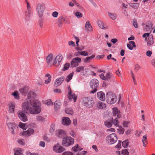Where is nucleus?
I'll use <instances>...</instances> for the list:
<instances>
[{
  "mask_svg": "<svg viewBox=\"0 0 155 155\" xmlns=\"http://www.w3.org/2000/svg\"><path fill=\"white\" fill-rule=\"evenodd\" d=\"M38 102L37 101H31L30 100H28L22 104L23 110L25 112L29 110L30 113L32 114L39 113L41 109Z\"/></svg>",
  "mask_w": 155,
  "mask_h": 155,
  "instance_id": "obj_1",
  "label": "nucleus"
},
{
  "mask_svg": "<svg viewBox=\"0 0 155 155\" xmlns=\"http://www.w3.org/2000/svg\"><path fill=\"white\" fill-rule=\"evenodd\" d=\"M117 100L116 95L112 92H108L106 94V101L107 102L110 104H114Z\"/></svg>",
  "mask_w": 155,
  "mask_h": 155,
  "instance_id": "obj_2",
  "label": "nucleus"
},
{
  "mask_svg": "<svg viewBox=\"0 0 155 155\" xmlns=\"http://www.w3.org/2000/svg\"><path fill=\"white\" fill-rule=\"evenodd\" d=\"M99 84V82L97 79H93L91 80L90 82V86L93 90L90 91V93L94 94L95 93L98 88Z\"/></svg>",
  "mask_w": 155,
  "mask_h": 155,
  "instance_id": "obj_3",
  "label": "nucleus"
},
{
  "mask_svg": "<svg viewBox=\"0 0 155 155\" xmlns=\"http://www.w3.org/2000/svg\"><path fill=\"white\" fill-rule=\"evenodd\" d=\"M84 105L87 108H91L93 106L94 101L93 99L91 97H84L82 100Z\"/></svg>",
  "mask_w": 155,
  "mask_h": 155,
  "instance_id": "obj_4",
  "label": "nucleus"
},
{
  "mask_svg": "<svg viewBox=\"0 0 155 155\" xmlns=\"http://www.w3.org/2000/svg\"><path fill=\"white\" fill-rule=\"evenodd\" d=\"M74 140L73 138L70 136L65 137L63 138L62 144L65 147L69 146L74 143Z\"/></svg>",
  "mask_w": 155,
  "mask_h": 155,
  "instance_id": "obj_5",
  "label": "nucleus"
},
{
  "mask_svg": "<svg viewBox=\"0 0 155 155\" xmlns=\"http://www.w3.org/2000/svg\"><path fill=\"white\" fill-rule=\"evenodd\" d=\"M117 140V137L114 133L108 135L106 138V140L109 144L115 143Z\"/></svg>",
  "mask_w": 155,
  "mask_h": 155,
  "instance_id": "obj_6",
  "label": "nucleus"
},
{
  "mask_svg": "<svg viewBox=\"0 0 155 155\" xmlns=\"http://www.w3.org/2000/svg\"><path fill=\"white\" fill-rule=\"evenodd\" d=\"M36 9L38 16L41 18L45 10V5L40 3L38 4L37 5Z\"/></svg>",
  "mask_w": 155,
  "mask_h": 155,
  "instance_id": "obj_7",
  "label": "nucleus"
},
{
  "mask_svg": "<svg viewBox=\"0 0 155 155\" xmlns=\"http://www.w3.org/2000/svg\"><path fill=\"white\" fill-rule=\"evenodd\" d=\"M9 131L12 134H15V130L18 128L17 125L15 123H8L7 124Z\"/></svg>",
  "mask_w": 155,
  "mask_h": 155,
  "instance_id": "obj_8",
  "label": "nucleus"
},
{
  "mask_svg": "<svg viewBox=\"0 0 155 155\" xmlns=\"http://www.w3.org/2000/svg\"><path fill=\"white\" fill-rule=\"evenodd\" d=\"M24 111L23 110H20L18 112L17 114L18 117L20 120L23 122H25L28 120V118Z\"/></svg>",
  "mask_w": 155,
  "mask_h": 155,
  "instance_id": "obj_9",
  "label": "nucleus"
},
{
  "mask_svg": "<svg viewBox=\"0 0 155 155\" xmlns=\"http://www.w3.org/2000/svg\"><path fill=\"white\" fill-rule=\"evenodd\" d=\"M53 150L57 153H61L64 151L65 149L63 147L59 146V143H57L56 145L53 147Z\"/></svg>",
  "mask_w": 155,
  "mask_h": 155,
  "instance_id": "obj_10",
  "label": "nucleus"
},
{
  "mask_svg": "<svg viewBox=\"0 0 155 155\" xmlns=\"http://www.w3.org/2000/svg\"><path fill=\"white\" fill-rule=\"evenodd\" d=\"M81 61V58L77 57L74 58L71 62V66L72 67H75L78 65V63H80Z\"/></svg>",
  "mask_w": 155,
  "mask_h": 155,
  "instance_id": "obj_11",
  "label": "nucleus"
},
{
  "mask_svg": "<svg viewBox=\"0 0 155 155\" xmlns=\"http://www.w3.org/2000/svg\"><path fill=\"white\" fill-rule=\"evenodd\" d=\"M69 92L68 94V99L70 101H71L72 99H73L74 102H75L76 101L77 98V96L75 94H73V95L71 94V90L70 87H68Z\"/></svg>",
  "mask_w": 155,
  "mask_h": 155,
  "instance_id": "obj_12",
  "label": "nucleus"
},
{
  "mask_svg": "<svg viewBox=\"0 0 155 155\" xmlns=\"http://www.w3.org/2000/svg\"><path fill=\"white\" fill-rule=\"evenodd\" d=\"M97 96L100 100L104 101L105 99V95L104 93L102 91L97 92Z\"/></svg>",
  "mask_w": 155,
  "mask_h": 155,
  "instance_id": "obj_13",
  "label": "nucleus"
},
{
  "mask_svg": "<svg viewBox=\"0 0 155 155\" xmlns=\"http://www.w3.org/2000/svg\"><path fill=\"white\" fill-rule=\"evenodd\" d=\"M58 24L59 27H61L63 22H67L66 18L64 17L61 16L58 19Z\"/></svg>",
  "mask_w": 155,
  "mask_h": 155,
  "instance_id": "obj_14",
  "label": "nucleus"
},
{
  "mask_svg": "<svg viewBox=\"0 0 155 155\" xmlns=\"http://www.w3.org/2000/svg\"><path fill=\"white\" fill-rule=\"evenodd\" d=\"M34 132V130L32 129H28L27 131H24L22 133V135L25 137H28L32 134Z\"/></svg>",
  "mask_w": 155,
  "mask_h": 155,
  "instance_id": "obj_15",
  "label": "nucleus"
},
{
  "mask_svg": "<svg viewBox=\"0 0 155 155\" xmlns=\"http://www.w3.org/2000/svg\"><path fill=\"white\" fill-rule=\"evenodd\" d=\"M64 79V76H61L58 78L55 81L54 85L57 87L60 86L63 82Z\"/></svg>",
  "mask_w": 155,
  "mask_h": 155,
  "instance_id": "obj_16",
  "label": "nucleus"
},
{
  "mask_svg": "<svg viewBox=\"0 0 155 155\" xmlns=\"http://www.w3.org/2000/svg\"><path fill=\"white\" fill-rule=\"evenodd\" d=\"M15 106V103L13 102H11L8 104L9 111L10 113L13 114L14 113Z\"/></svg>",
  "mask_w": 155,
  "mask_h": 155,
  "instance_id": "obj_17",
  "label": "nucleus"
},
{
  "mask_svg": "<svg viewBox=\"0 0 155 155\" xmlns=\"http://www.w3.org/2000/svg\"><path fill=\"white\" fill-rule=\"evenodd\" d=\"M114 120L113 117H112L109 119L104 121V124L107 127H111L113 124V122Z\"/></svg>",
  "mask_w": 155,
  "mask_h": 155,
  "instance_id": "obj_18",
  "label": "nucleus"
},
{
  "mask_svg": "<svg viewBox=\"0 0 155 155\" xmlns=\"http://www.w3.org/2000/svg\"><path fill=\"white\" fill-rule=\"evenodd\" d=\"M71 121L69 118L65 117H64L62 120V123L64 125H69L70 124Z\"/></svg>",
  "mask_w": 155,
  "mask_h": 155,
  "instance_id": "obj_19",
  "label": "nucleus"
},
{
  "mask_svg": "<svg viewBox=\"0 0 155 155\" xmlns=\"http://www.w3.org/2000/svg\"><path fill=\"white\" fill-rule=\"evenodd\" d=\"M85 30L87 31L91 32L93 31L92 26L89 21H87L85 25Z\"/></svg>",
  "mask_w": 155,
  "mask_h": 155,
  "instance_id": "obj_20",
  "label": "nucleus"
},
{
  "mask_svg": "<svg viewBox=\"0 0 155 155\" xmlns=\"http://www.w3.org/2000/svg\"><path fill=\"white\" fill-rule=\"evenodd\" d=\"M113 118L116 117V116L117 118H120V115L119 110L117 108H113Z\"/></svg>",
  "mask_w": 155,
  "mask_h": 155,
  "instance_id": "obj_21",
  "label": "nucleus"
},
{
  "mask_svg": "<svg viewBox=\"0 0 155 155\" xmlns=\"http://www.w3.org/2000/svg\"><path fill=\"white\" fill-rule=\"evenodd\" d=\"M95 56V55L93 54L90 57H87L84 58L83 59V60L85 63H89L91 61L92 59L94 58Z\"/></svg>",
  "mask_w": 155,
  "mask_h": 155,
  "instance_id": "obj_22",
  "label": "nucleus"
},
{
  "mask_svg": "<svg viewBox=\"0 0 155 155\" xmlns=\"http://www.w3.org/2000/svg\"><path fill=\"white\" fill-rule=\"evenodd\" d=\"M28 91V89L27 87L25 86L22 88L19 89L20 93L22 95H25L27 94Z\"/></svg>",
  "mask_w": 155,
  "mask_h": 155,
  "instance_id": "obj_23",
  "label": "nucleus"
},
{
  "mask_svg": "<svg viewBox=\"0 0 155 155\" xmlns=\"http://www.w3.org/2000/svg\"><path fill=\"white\" fill-rule=\"evenodd\" d=\"M154 41L153 38V36L151 35L149 36L147 41V45L148 46H150L153 45V44Z\"/></svg>",
  "mask_w": 155,
  "mask_h": 155,
  "instance_id": "obj_24",
  "label": "nucleus"
},
{
  "mask_svg": "<svg viewBox=\"0 0 155 155\" xmlns=\"http://www.w3.org/2000/svg\"><path fill=\"white\" fill-rule=\"evenodd\" d=\"M97 106L101 109L105 108L106 107V104L101 101H99L97 104Z\"/></svg>",
  "mask_w": 155,
  "mask_h": 155,
  "instance_id": "obj_25",
  "label": "nucleus"
},
{
  "mask_svg": "<svg viewBox=\"0 0 155 155\" xmlns=\"http://www.w3.org/2000/svg\"><path fill=\"white\" fill-rule=\"evenodd\" d=\"M98 26L99 27L102 29H106L108 28L107 26L104 27L103 22L101 20H99L97 22Z\"/></svg>",
  "mask_w": 155,
  "mask_h": 155,
  "instance_id": "obj_26",
  "label": "nucleus"
},
{
  "mask_svg": "<svg viewBox=\"0 0 155 155\" xmlns=\"http://www.w3.org/2000/svg\"><path fill=\"white\" fill-rule=\"evenodd\" d=\"M61 102L56 101L54 103V108L56 111H57L60 107Z\"/></svg>",
  "mask_w": 155,
  "mask_h": 155,
  "instance_id": "obj_27",
  "label": "nucleus"
},
{
  "mask_svg": "<svg viewBox=\"0 0 155 155\" xmlns=\"http://www.w3.org/2000/svg\"><path fill=\"white\" fill-rule=\"evenodd\" d=\"M65 112L68 114L73 115L74 114V112L72 109L70 107L66 108L65 110Z\"/></svg>",
  "mask_w": 155,
  "mask_h": 155,
  "instance_id": "obj_28",
  "label": "nucleus"
},
{
  "mask_svg": "<svg viewBox=\"0 0 155 155\" xmlns=\"http://www.w3.org/2000/svg\"><path fill=\"white\" fill-rule=\"evenodd\" d=\"M62 55L61 54L58 55L55 58V60H57L58 62V64H57V66H58L59 65L60 62L62 60Z\"/></svg>",
  "mask_w": 155,
  "mask_h": 155,
  "instance_id": "obj_29",
  "label": "nucleus"
},
{
  "mask_svg": "<svg viewBox=\"0 0 155 155\" xmlns=\"http://www.w3.org/2000/svg\"><path fill=\"white\" fill-rule=\"evenodd\" d=\"M36 96V95L35 93L32 91H30L29 92L28 94V100H30V99L32 98H35Z\"/></svg>",
  "mask_w": 155,
  "mask_h": 155,
  "instance_id": "obj_30",
  "label": "nucleus"
},
{
  "mask_svg": "<svg viewBox=\"0 0 155 155\" xmlns=\"http://www.w3.org/2000/svg\"><path fill=\"white\" fill-rule=\"evenodd\" d=\"M65 132L62 130H58V136L59 137H65Z\"/></svg>",
  "mask_w": 155,
  "mask_h": 155,
  "instance_id": "obj_31",
  "label": "nucleus"
},
{
  "mask_svg": "<svg viewBox=\"0 0 155 155\" xmlns=\"http://www.w3.org/2000/svg\"><path fill=\"white\" fill-rule=\"evenodd\" d=\"M53 55L52 54H50L46 58V62L48 64H49L52 60Z\"/></svg>",
  "mask_w": 155,
  "mask_h": 155,
  "instance_id": "obj_32",
  "label": "nucleus"
},
{
  "mask_svg": "<svg viewBox=\"0 0 155 155\" xmlns=\"http://www.w3.org/2000/svg\"><path fill=\"white\" fill-rule=\"evenodd\" d=\"M108 14L110 18L113 20H114L117 18V15L115 13H111L109 12Z\"/></svg>",
  "mask_w": 155,
  "mask_h": 155,
  "instance_id": "obj_33",
  "label": "nucleus"
},
{
  "mask_svg": "<svg viewBox=\"0 0 155 155\" xmlns=\"http://www.w3.org/2000/svg\"><path fill=\"white\" fill-rule=\"evenodd\" d=\"M45 76L46 77L48 78L47 79H46L45 81V83L48 84L51 81V77L50 75L48 74H45Z\"/></svg>",
  "mask_w": 155,
  "mask_h": 155,
  "instance_id": "obj_34",
  "label": "nucleus"
},
{
  "mask_svg": "<svg viewBox=\"0 0 155 155\" xmlns=\"http://www.w3.org/2000/svg\"><path fill=\"white\" fill-rule=\"evenodd\" d=\"M146 26L147 28H146L145 29L146 31H148L149 30L150 28H151L153 26V24L150 21H148L147 22Z\"/></svg>",
  "mask_w": 155,
  "mask_h": 155,
  "instance_id": "obj_35",
  "label": "nucleus"
},
{
  "mask_svg": "<svg viewBox=\"0 0 155 155\" xmlns=\"http://www.w3.org/2000/svg\"><path fill=\"white\" fill-rule=\"evenodd\" d=\"M130 6L134 9H137L139 6V4L138 3H131L129 4Z\"/></svg>",
  "mask_w": 155,
  "mask_h": 155,
  "instance_id": "obj_36",
  "label": "nucleus"
},
{
  "mask_svg": "<svg viewBox=\"0 0 155 155\" xmlns=\"http://www.w3.org/2000/svg\"><path fill=\"white\" fill-rule=\"evenodd\" d=\"M147 136L144 135L143 136L142 141L143 143V146L145 147L147 144Z\"/></svg>",
  "mask_w": 155,
  "mask_h": 155,
  "instance_id": "obj_37",
  "label": "nucleus"
},
{
  "mask_svg": "<svg viewBox=\"0 0 155 155\" xmlns=\"http://www.w3.org/2000/svg\"><path fill=\"white\" fill-rule=\"evenodd\" d=\"M73 75L74 73H71L68 75L66 79V81L67 82H69L70 80L72 79Z\"/></svg>",
  "mask_w": 155,
  "mask_h": 155,
  "instance_id": "obj_38",
  "label": "nucleus"
},
{
  "mask_svg": "<svg viewBox=\"0 0 155 155\" xmlns=\"http://www.w3.org/2000/svg\"><path fill=\"white\" fill-rule=\"evenodd\" d=\"M114 77L113 75L110 73H107L106 76V80H110L111 78Z\"/></svg>",
  "mask_w": 155,
  "mask_h": 155,
  "instance_id": "obj_39",
  "label": "nucleus"
},
{
  "mask_svg": "<svg viewBox=\"0 0 155 155\" xmlns=\"http://www.w3.org/2000/svg\"><path fill=\"white\" fill-rule=\"evenodd\" d=\"M129 143V142H128V140H126L122 142V146L124 148H126L128 145Z\"/></svg>",
  "mask_w": 155,
  "mask_h": 155,
  "instance_id": "obj_40",
  "label": "nucleus"
},
{
  "mask_svg": "<svg viewBox=\"0 0 155 155\" xmlns=\"http://www.w3.org/2000/svg\"><path fill=\"white\" fill-rule=\"evenodd\" d=\"M55 129V126L54 124H51L50 127V129L49 130V132L52 134L53 133Z\"/></svg>",
  "mask_w": 155,
  "mask_h": 155,
  "instance_id": "obj_41",
  "label": "nucleus"
},
{
  "mask_svg": "<svg viewBox=\"0 0 155 155\" xmlns=\"http://www.w3.org/2000/svg\"><path fill=\"white\" fill-rule=\"evenodd\" d=\"M12 95L14 96L15 98L17 99H19V95L17 91H15L12 94Z\"/></svg>",
  "mask_w": 155,
  "mask_h": 155,
  "instance_id": "obj_42",
  "label": "nucleus"
},
{
  "mask_svg": "<svg viewBox=\"0 0 155 155\" xmlns=\"http://www.w3.org/2000/svg\"><path fill=\"white\" fill-rule=\"evenodd\" d=\"M84 67L83 66H81L77 67L76 68V71L78 72H79L80 71H83L84 70Z\"/></svg>",
  "mask_w": 155,
  "mask_h": 155,
  "instance_id": "obj_43",
  "label": "nucleus"
},
{
  "mask_svg": "<svg viewBox=\"0 0 155 155\" xmlns=\"http://www.w3.org/2000/svg\"><path fill=\"white\" fill-rule=\"evenodd\" d=\"M80 55H84V56H87L88 55V54L87 52L86 51H78V53Z\"/></svg>",
  "mask_w": 155,
  "mask_h": 155,
  "instance_id": "obj_44",
  "label": "nucleus"
},
{
  "mask_svg": "<svg viewBox=\"0 0 155 155\" xmlns=\"http://www.w3.org/2000/svg\"><path fill=\"white\" fill-rule=\"evenodd\" d=\"M114 120L113 121L114 124L116 127H118L119 126V122L117 120V117L114 118Z\"/></svg>",
  "mask_w": 155,
  "mask_h": 155,
  "instance_id": "obj_45",
  "label": "nucleus"
},
{
  "mask_svg": "<svg viewBox=\"0 0 155 155\" xmlns=\"http://www.w3.org/2000/svg\"><path fill=\"white\" fill-rule=\"evenodd\" d=\"M70 64L69 63L65 64L64 65V66L63 68L62 69V70L63 71H65V70H68L70 67Z\"/></svg>",
  "mask_w": 155,
  "mask_h": 155,
  "instance_id": "obj_46",
  "label": "nucleus"
},
{
  "mask_svg": "<svg viewBox=\"0 0 155 155\" xmlns=\"http://www.w3.org/2000/svg\"><path fill=\"white\" fill-rule=\"evenodd\" d=\"M45 103L47 105H53V103L52 102L51 99H48L46 100Z\"/></svg>",
  "mask_w": 155,
  "mask_h": 155,
  "instance_id": "obj_47",
  "label": "nucleus"
},
{
  "mask_svg": "<svg viewBox=\"0 0 155 155\" xmlns=\"http://www.w3.org/2000/svg\"><path fill=\"white\" fill-rule=\"evenodd\" d=\"M21 150L19 148V150H17L15 151L14 155H22Z\"/></svg>",
  "mask_w": 155,
  "mask_h": 155,
  "instance_id": "obj_48",
  "label": "nucleus"
},
{
  "mask_svg": "<svg viewBox=\"0 0 155 155\" xmlns=\"http://www.w3.org/2000/svg\"><path fill=\"white\" fill-rule=\"evenodd\" d=\"M121 154L122 155H128L129 152L127 149H125L121 152Z\"/></svg>",
  "mask_w": 155,
  "mask_h": 155,
  "instance_id": "obj_49",
  "label": "nucleus"
},
{
  "mask_svg": "<svg viewBox=\"0 0 155 155\" xmlns=\"http://www.w3.org/2000/svg\"><path fill=\"white\" fill-rule=\"evenodd\" d=\"M75 15L78 18L82 17V15L80 12H77L75 13Z\"/></svg>",
  "mask_w": 155,
  "mask_h": 155,
  "instance_id": "obj_50",
  "label": "nucleus"
},
{
  "mask_svg": "<svg viewBox=\"0 0 155 155\" xmlns=\"http://www.w3.org/2000/svg\"><path fill=\"white\" fill-rule=\"evenodd\" d=\"M27 10H28V12L30 13H31V10H32L31 8L30 5L28 2H27Z\"/></svg>",
  "mask_w": 155,
  "mask_h": 155,
  "instance_id": "obj_51",
  "label": "nucleus"
},
{
  "mask_svg": "<svg viewBox=\"0 0 155 155\" xmlns=\"http://www.w3.org/2000/svg\"><path fill=\"white\" fill-rule=\"evenodd\" d=\"M121 141L119 140V142L115 146V147L118 150H120L121 148Z\"/></svg>",
  "mask_w": 155,
  "mask_h": 155,
  "instance_id": "obj_52",
  "label": "nucleus"
},
{
  "mask_svg": "<svg viewBox=\"0 0 155 155\" xmlns=\"http://www.w3.org/2000/svg\"><path fill=\"white\" fill-rule=\"evenodd\" d=\"M78 144H77L74 147H73L72 149V151L74 152H76L78 151Z\"/></svg>",
  "mask_w": 155,
  "mask_h": 155,
  "instance_id": "obj_53",
  "label": "nucleus"
},
{
  "mask_svg": "<svg viewBox=\"0 0 155 155\" xmlns=\"http://www.w3.org/2000/svg\"><path fill=\"white\" fill-rule=\"evenodd\" d=\"M28 12V10L25 11V15L26 17H29L32 14V10H31V13H30V14Z\"/></svg>",
  "mask_w": 155,
  "mask_h": 155,
  "instance_id": "obj_54",
  "label": "nucleus"
},
{
  "mask_svg": "<svg viewBox=\"0 0 155 155\" xmlns=\"http://www.w3.org/2000/svg\"><path fill=\"white\" fill-rule=\"evenodd\" d=\"M133 25L136 28H137L138 27L137 20L135 19H134L133 20Z\"/></svg>",
  "mask_w": 155,
  "mask_h": 155,
  "instance_id": "obj_55",
  "label": "nucleus"
},
{
  "mask_svg": "<svg viewBox=\"0 0 155 155\" xmlns=\"http://www.w3.org/2000/svg\"><path fill=\"white\" fill-rule=\"evenodd\" d=\"M62 155H73V154L71 152L66 151L63 153Z\"/></svg>",
  "mask_w": 155,
  "mask_h": 155,
  "instance_id": "obj_56",
  "label": "nucleus"
},
{
  "mask_svg": "<svg viewBox=\"0 0 155 155\" xmlns=\"http://www.w3.org/2000/svg\"><path fill=\"white\" fill-rule=\"evenodd\" d=\"M140 68V66L138 64H136L135 65V67L134 68L135 71H137L139 70V69Z\"/></svg>",
  "mask_w": 155,
  "mask_h": 155,
  "instance_id": "obj_57",
  "label": "nucleus"
},
{
  "mask_svg": "<svg viewBox=\"0 0 155 155\" xmlns=\"http://www.w3.org/2000/svg\"><path fill=\"white\" fill-rule=\"evenodd\" d=\"M36 120L38 121H43L44 118L42 116H38L36 117Z\"/></svg>",
  "mask_w": 155,
  "mask_h": 155,
  "instance_id": "obj_58",
  "label": "nucleus"
},
{
  "mask_svg": "<svg viewBox=\"0 0 155 155\" xmlns=\"http://www.w3.org/2000/svg\"><path fill=\"white\" fill-rule=\"evenodd\" d=\"M58 12L56 11L53 12L52 14V16L54 18H57L58 15Z\"/></svg>",
  "mask_w": 155,
  "mask_h": 155,
  "instance_id": "obj_59",
  "label": "nucleus"
},
{
  "mask_svg": "<svg viewBox=\"0 0 155 155\" xmlns=\"http://www.w3.org/2000/svg\"><path fill=\"white\" fill-rule=\"evenodd\" d=\"M18 126L19 127L22 128L23 129H24L25 126V124L21 122H20Z\"/></svg>",
  "mask_w": 155,
  "mask_h": 155,
  "instance_id": "obj_60",
  "label": "nucleus"
},
{
  "mask_svg": "<svg viewBox=\"0 0 155 155\" xmlns=\"http://www.w3.org/2000/svg\"><path fill=\"white\" fill-rule=\"evenodd\" d=\"M39 25L41 28H42L43 25V20L41 19L38 21Z\"/></svg>",
  "mask_w": 155,
  "mask_h": 155,
  "instance_id": "obj_61",
  "label": "nucleus"
},
{
  "mask_svg": "<svg viewBox=\"0 0 155 155\" xmlns=\"http://www.w3.org/2000/svg\"><path fill=\"white\" fill-rule=\"evenodd\" d=\"M68 45L70 46H74L75 45V43L72 41H71L68 42Z\"/></svg>",
  "mask_w": 155,
  "mask_h": 155,
  "instance_id": "obj_62",
  "label": "nucleus"
},
{
  "mask_svg": "<svg viewBox=\"0 0 155 155\" xmlns=\"http://www.w3.org/2000/svg\"><path fill=\"white\" fill-rule=\"evenodd\" d=\"M39 145L43 147H44L45 146V142L43 141H41L40 142Z\"/></svg>",
  "mask_w": 155,
  "mask_h": 155,
  "instance_id": "obj_63",
  "label": "nucleus"
},
{
  "mask_svg": "<svg viewBox=\"0 0 155 155\" xmlns=\"http://www.w3.org/2000/svg\"><path fill=\"white\" fill-rule=\"evenodd\" d=\"M152 52L151 51H148L146 52V55L149 57H150L151 56V54H152Z\"/></svg>",
  "mask_w": 155,
  "mask_h": 155,
  "instance_id": "obj_64",
  "label": "nucleus"
}]
</instances>
